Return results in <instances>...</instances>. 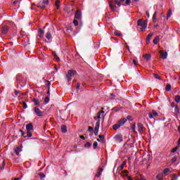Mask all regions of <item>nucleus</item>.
I'll return each instance as SVG.
<instances>
[{
	"mask_svg": "<svg viewBox=\"0 0 180 180\" xmlns=\"http://www.w3.org/2000/svg\"><path fill=\"white\" fill-rule=\"evenodd\" d=\"M26 130H27V137H32L33 136L32 131H33V124L29 123L26 125Z\"/></svg>",
	"mask_w": 180,
	"mask_h": 180,
	"instance_id": "1",
	"label": "nucleus"
},
{
	"mask_svg": "<svg viewBox=\"0 0 180 180\" xmlns=\"http://www.w3.org/2000/svg\"><path fill=\"white\" fill-rule=\"evenodd\" d=\"M138 26H140L141 27V32H144V30L147 29V22L146 20L139 19L138 20Z\"/></svg>",
	"mask_w": 180,
	"mask_h": 180,
	"instance_id": "2",
	"label": "nucleus"
},
{
	"mask_svg": "<svg viewBox=\"0 0 180 180\" xmlns=\"http://www.w3.org/2000/svg\"><path fill=\"white\" fill-rule=\"evenodd\" d=\"M46 5H49V0L40 1L38 3L37 6L38 8H41V9H44L46 8Z\"/></svg>",
	"mask_w": 180,
	"mask_h": 180,
	"instance_id": "3",
	"label": "nucleus"
},
{
	"mask_svg": "<svg viewBox=\"0 0 180 180\" xmlns=\"http://www.w3.org/2000/svg\"><path fill=\"white\" fill-rule=\"evenodd\" d=\"M108 4H109V6H110L111 11L115 12L116 11V9L117 8V7L116 6V3L114 2L113 0H111V1H108Z\"/></svg>",
	"mask_w": 180,
	"mask_h": 180,
	"instance_id": "4",
	"label": "nucleus"
},
{
	"mask_svg": "<svg viewBox=\"0 0 180 180\" xmlns=\"http://www.w3.org/2000/svg\"><path fill=\"white\" fill-rule=\"evenodd\" d=\"M33 110L37 116H39V117L43 116V111L40 110L39 107H34Z\"/></svg>",
	"mask_w": 180,
	"mask_h": 180,
	"instance_id": "5",
	"label": "nucleus"
},
{
	"mask_svg": "<svg viewBox=\"0 0 180 180\" xmlns=\"http://www.w3.org/2000/svg\"><path fill=\"white\" fill-rule=\"evenodd\" d=\"M1 34H8V32H9V27H8V25L1 27Z\"/></svg>",
	"mask_w": 180,
	"mask_h": 180,
	"instance_id": "6",
	"label": "nucleus"
},
{
	"mask_svg": "<svg viewBox=\"0 0 180 180\" xmlns=\"http://www.w3.org/2000/svg\"><path fill=\"white\" fill-rule=\"evenodd\" d=\"M149 116V119H154V117H157V116H158V112H157V111L153 110L152 112H150L148 114Z\"/></svg>",
	"mask_w": 180,
	"mask_h": 180,
	"instance_id": "7",
	"label": "nucleus"
},
{
	"mask_svg": "<svg viewBox=\"0 0 180 180\" xmlns=\"http://www.w3.org/2000/svg\"><path fill=\"white\" fill-rule=\"evenodd\" d=\"M138 131L140 133V134H143V132L144 131V126L141 123L138 124Z\"/></svg>",
	"mask_w": 180,
	"mask_h": 180,
	"instance_id": "8",
	"label": "nucleus"
},
{
	"mask_svg": "<svg viewBox=\"0 0 180 180\" xmlns=\"http://www.w3.org/2000/svg\"><path fill=\"white\" fill-rule=\"evenodd\" d=\"M159 53L160 54V58H162L163 60H165L167 58L168 56L167 52H164L163 51H160Z\"/></svg>",
	"mask_w": 180,
	"mask_h": 180,
	"instance_id": "9",
	"label": "nucleus"
},
{
	"mask_svg": "<svg viewBox=\"0 0 180 180\" xmlns=\"http://www.w3.org/2000/svg\"><path fill=\"white\" fill-rule=\"evenodd\" d=\"M22 146H18V147H15L14 148V153H15L16 155H19V153H21L22 151Z\"/></svg>",
	"mask_w": 180,
	"mask_h": 180,
	"instance_id": "10",
	"label": "nucleus"
},
{
	"mask_svg": "<svg viewBox=\"0 0 180 180\" xmlns=\"http://www.w3.org/2000/svg\"><path fill=\"white\" fill-rule=\"evenodd\" d=\"M38 36L40 39H43V37H44V30L39 29L38 30Z\"/></svg>",
	"mask_w": 180,
	"mask_h": 180,
	"instance_id": "11",
	"label": "nucleus"
},
{
	"mask_svg": "<svg viewBox=\"0 0 180 180\" xmlns=\"http://www.w3.org/2000/svg\"><path fill=\"white\" fill-rule=\"evenodd\" d=\"M153 36H154V33L151 32L148 34L147 38H146V43L148 44L150 43V40H151Z\"/></svg>",
	"mask_w": 180,
	"mask_h": 180,
	"instance_id": "12",
	"label": "nucleus"
},
{
	"mask_svg": "<svg viewBox=\"0 0 180 180\" xmlns=\"http://www.w3.org/2000/svg\"><path fill=\"white\" fill-rule=\"evenodd\" d=\"M102 172H103V168L101 167L98 169L97 174H96V178H99L101 175H102Z\"/></svg>",
	"mask_w": 180,
	"mask_h": 180,
	"instance_id": "13",
	"label": "nucleus"
},
{
	"mask_svg": "<svg viewBox=\"0 0 180 180\" xmlns=\"http://www.w3.org/2000/svg\"><path fill=\"white\" fill-rule=\"evenodd\" d=\"M16 81H18V82H22V81H23V77L21 74L17 75Z\"/></svg>",
	"mask_w": 180,
	"mask_h": 180,
	"instance_id": "14",
	"label": "nucleus"
},
{
	"mask_svg": "<svg viewBox=\"0 0 180 180\" xmlns=\"http://www.w3.org/2000/svg\"><path fill=\"white\" fill-rule=\"evenodd\" d=\"M126 122H127V119L126 118H122L120 120V121L118 122L120 126H123V124H124V123H126Z\"/></svg>",
	"mask_w": 180,
	"mask_h": 180,
	"instance_id": "15",
	"label": "nucleus"
},
{
	"mask_svg": "<svg viewBox=\"0 0 180 180\" xmlns=\"http://www.w3.org/2000/svg\"><path fill=\"white\" fill-rule=\"evenodd\" d=\"M32 102H34V106H39L40 105V101L37 98H34Z\"/></svg>",
	"mask_w": 180,
	"mask_h": 180,
	"instance_id": "16",
	"label": "nucleus"
},
{
	"mask_svg": "<svg viewBox=\"0 0 180 180\" xmlns=\"http://www.w3.org/2000/svg\"><path fill=\"white\" fill-rule=\"evenodd\" d=\"M77 74V71L75 70H69L68 71V76L69 77H74Z\"/></svg>",
	"mask_w": 180,
	"mask_h": 180,
	"instance_id": "17",
	"label": "nucleus"
},
{
	"mask_svg": "<svg viewBox=\"0 0 180 180\" xmlns=\"http://www.w3.org/2000/svg\"><path fill=\"white\" fill-rule=\"evenodd\" d=\"M143 58H145V60L146 61H150V60H151V55L146 53V54L143 55Z\"/></svg>",
	"mask_w": 180,
	"mask_h": 180,
	"instance_id": "18",
	"label": "nucleus"
},
{
	"mask_svg": "<svg viewBox=\"0 0 180 180\" xmlns=\"http://www.w3.org/2000/svg\"><path fill=\"white\" fill-rule=\"evenodd\" d=\"M99 126H101V120H98L96 123L94 130H98L99 131Z\"/></svg>",
	"mask_w": 180,
	"mask_h": 180,
	"instance_id": "19",
	"label": "nucleus"
},
{
	"mask_svg": "<svg viewBox=\"0 0 180 180\" xmlns=\"http://www.w3.org/2000/svg\"><path fill=\"white\" fill-rule=\"evenodd\" d=\"M75 19H81L82 15H81V12L77 11L75 15Z\"/></svg>",
	"mask_w": 180,
	"mask_h": 180,
	"instance_id": "20",
	"label": "nucleus"
},
{
	"mask_svg": "<svg viewBox=\"0 0 180 180\" xmlns=\"http://www.w3.org/2000/svg\"><path fill=\"white\" fill-rule=\"evenodd\" d=\"M101 113H105L104 111H100L98 113V115L96 117H94V120H98L99 119H101Z\"/></svg>",
	"mask_w": 180,
	"mask_h": 180,
	"instance_id": "21",
	"label": "nucleus"
},
{
	"mask_svg": "<svg viewBox=\"0 0 180 180\" xmlns=\"http://www.w3.org/2000/svg\"><path fill=\"white\" fill-rule=\"evenodd\" d=\"M157 179H158V180L164 179V174H162V173L158 174L157 176Z\"/></svg>",
	"mask_w": 180,
	"mask_h": 180,
	"instance_id": "22",
	"label": "nucleus"
},
{
	"mask_svg": "<svg viewBox=\"0 0 180 180\" xmlns=\"http://www.w3.org/2000/svg\"><path fill=\"white\" fill-rule=\"evenodd\" d=\"M46 37L48 40H51V32L50 31H48L46 35Z\"/></svg>",
	"mask_w": 180,
	"mask_h": 180,
	"instance_id": "23",
	"label": "nucleus"
},
{
	"mask_svg": "<svg viewBox=\"0 0 180 180\" xmlns=\"http://www.w3.org/2000/svg\"><path fill=\"white\" fill-rule=\"evenodd\" d=\"M171 15H172V10L171 8L169 9L167 11V20L171 18Z\"/></svg>",
	"mask_w": 180,
	"mask_h": 180,
	"instance_id": "24",
	"label": "nucleus"
},
{
	"mask_svg": "<svg viewBox=\"0 0 180 180\" xmlns=\"http://www.w3.org/2000/svg\"><path fill=\"white\" fill-rule=\"evenodd\" d=\"M153 23L157 22V11H155L153 15Z\"/></svg>",
	"mask_w": 180,
	"mask_h": 180,
	"instance_id": "25",
	"label": "nucleus"
},
{
	"mask_svg": "<svg viewBox=\"0 0 180 180\" xmlns=\"http://www.w3.org/2000/svg\"><path fill=\"white\" fill-rule=\"evenodd\" d=\"M158 41H160V37L157 36L154 39H153V44H158Z\"/></svg>",
	"mask_w": 180,
	"mask_h": 180,
	"instance_id": "26",
	"label": "nucleus"
},
{
	"mask_svg": "<svg viewBox=\"0 0 180 180\" xmlns=\"http://www.w3.org/2000/svg\"><path fill=\"white\" fill-rule=\"evenodd\" d=\"M174 101H175V102H176V103H179V102H180V96L179 95L175 96Z\"/></svg>",
	"mask_w": 180,
	"mask_h": 180,
	"instance_id": "27",
	"label": "nucleus"
},
{
	"mask_svg": "<svg viewBox=\"0 0 180 180\" xmlns=\"http://www.w3.org/2000/svg\"><path fill=\"white\" fill-rule=\"evenodd\" d=\"M62 133H67V127L65 125H63L61 127Z\"/></svg>",
	"mask_w": 180,
	"mask_h": 180,
	"instance_id": "28",
	"label": "nucleus"
},
{
	"mask_svg": "<svg viewBox=\"0 0 180 180\" xmlns=\"http://www.w3.org/2000/svg\"><path fill=\"white\" fill-rule=\"evenodd\" d=\"M121 127V125L119 124V122L117 124H115L112 126V129L114 130H117Z\"/></svg>",
	"mask_w": 180,
	"mask_h": 180,
	"instance_id": "29",
	"label": "nucleus"
},
{
	"mask_svg": "<svg viewBox=\"0 0 180 180\" xmlns=\"http://www.w3.org/2000/svg\"><path fill=\"white\" fill-rule=\"evenodd\" d=\"M176 160H178V156L175 155L174 158H172L171 160V162L172 164H174V162H176Z\"/></svg>",
	"mask_w": 180,
	"mask_h": 180,
	"instance_id": "30",
	"label": "nucleus"
},
{
	"mask_svg": "<svg viewBox=\"0 0 180 180\" xmlns=\"http://www.w3.org/2000/svg\"><path fill=\"white\" fill-rule=\"evenodd\" d=\"M55 60H57V61H60V58H58V56H57V54L56 53V52H53L52 53Z\"/></svg>",
	"mask_w": 180,
	"mask_h": 180,
	"instance_id": "31",
	"label": "nucleus"
},
{
	"mask_svg": "<svg viewBox=\"0 0 180 180\" xmlns=\"http://www.w3.org/2000/svg\"><path fill=\"white\" fill-rule=\"evenodd\" d=\"M55 6H56L57 9H60V1H59V0L56 1Z\"/></svg>",
	"mask_w": 180,
	"mask_h": 180,
	"instance_id": "32",
	"label": "nucleus"
},
{
	"mask_svg": "<svg viewBox=\"0 0 180 180\" xmlns=\"http://www.w3.org/2000/svg\"><path fill=\"white\" fill-rule=\"evenodd\" d=\"M174 113L178 114L179 113V108H178V105H176V106L174 107Z\"/></svg>",
	"mask_w": 180,
	"mask_h": 180,
	"instance_id": "33",
	"label": "nucleus"
},
{
	"mask_svg": "<svg viewBox=\"0 0 180 180\" xmlns=\"http://www.w3.org/2000/svg\"><path fill=\"white\" fill-rule=\"evenodd\" d=\"M168 172H169V168H165L164 170H163V174L164 175L167 176V174H168Z\"/></svg>",
	"mask_w": 180,
	"mask_h": 180,
	"instance_id": "34",
	"label": "nucleus"
},
{
	"mask_svg": "<svg viewBox=\"0 0 180 180\" xmlns=\"http://www.w3.org/2000/svg\"><path fill=\"white\" fill-rule=\"evenodd\" d=\"M39 175L41 179L46 178V174L44 173L40 172V173H39Z\"/></svg>",
	"mask_w": 180,
	"mask_h": 180,
	"instance_id": "35",
	"label": "nucleus"
},
{
	"mask_svg": "<svg viewBox=\"0 0 180 180\" xmlns=\"http://www.w3.org/2000/svg\"><path fill=\"white\" fill-rule=\"evenodd\" d=\"M113 1L115 3V5H117L118 6H122V4H120V0H115Z\"/></svg>",
	"mask_w": 180,
	"mask_h": 180,
	"instance_id": "36",
	"label": "nucleus"
},
{
	"mask_svg": "<svg viewBox=\"0 0 180 180\" xmlns=\"http://www.w3.org/2000/svg\"><path fill=\"white\" fill-rule=\"evenodd\" d=\"M166 91L167 92H169V91H171V84H167L166 86Z\"/></svg>",
	"mask_w": 180,
	"mask_h": 180,
	"instance_id": "37",
	"label": "nucleus"
},
{
	"mask_svg": "<svg viewBox=\"0 0 180 180\" xmlns=\"http://www.w3.org/2000/svg\"><path fill=\"white\" fill-rule=\"evenodd\" d=\"M153 75L155 77V78H156V79H161V77H160L158 74L153 73Z\"/></svg>",
	"mask_w": 180,
	"mask_h": 180,
	"instance_id": "38",
	"label": "nucleus"
},
{
	"mask_svg": "<svg viewBox=\"0 0 180 180\" xmlns=\"http://www.w3.org/2000/svg\"><path fill=\"white\" fill-rule=\"evenodd\" d=\"M91 143L87 142V143H85L84 147L86 148H89V147H91Z\"/></svg>",
	"mask_w": 180,
	"mask_h": 180,
	"instance_id": "39",
	"label": "nucleus"
},
{
	"mask_svg": "<svg viewBox=\"0 0 180 180\" xmlns=\"http://www.w3.org/2000/svg\"><path fill=\"white\" fill-rule=\"evenodd\" d=\"M98 147V142H94L93 144V148L94 150H96V148Z\"/></svg>",
	"mask_w": 180,
	"mask_h": 180,
	"instance_id": "40",
	"label": "nucleus"
},
{
	"mask_svg": "<svg viewBox=\"0 0 180 180\" xmlns=\"http://www.w3.org/2000/svg\"><path fill=\"white\" fill-rule=\"evenodd\" d=\"M22 108L24 109H27V104L25 101L22 102Z\"/></svg>",
	"mask_w": 180,
	"mask_h": 180,
	"instance_id": "41",
	"label": "nucleus"
},
{
	"mask_svg": "<svg viewBox=\"0 0 180 180\" xmlns=\"http://www.w3.org/2000/svg\"><path fill=\"white\" fill-rule=\"evenodd\" d=\"M122 175H124V176H129V174H127V170H124L122 172Z\"/></svg>",
	"mask_w": 180,
	"mask_h": 180,
	"instance_id": "42",
	"label": "nucleus"
},
{
	"mask_svg": "<svg viewBox=\"0 0 180 180\" xmlns=\"http://www.w3.org/2000/svg\"><path fill=\"white\" fill-rule=\"evenodd\" d=\"M88 131H90V133H94V128L92 127H89Z\"/></svg>",
	"mask_w": 180,
	"mask_h": 180,
	"instance_id": "43",
	"label": "nucleus"
},
{
	"mask_svg": "<svg viewBox=\"0 0 180 180\" xmlns=\"http://www.w3.org/2000/svg\"><path fill=\"white\" fill-rule=\"evenodd\" d=\"M50 102V98L49 96L45 97V103H49Z\"/></svg>",
	"mask_w": 180,
	"mask_h": 180,
	"instance_id": "44",
	"label": "nucleus"
},
{
	"mask_svg": "<svg viewBox=\"0 0 180 180\" xmlns=\"http://www.w3.org/2000/svg\"><path fill=\"white\" fill-rule=\"evenodd\" d=\"M114 34H115V36H122V34L119 32V31H115Z\"/></svg>",
	"mask_w": 180,
	"mask_h": 180,
	"instance_id": "45",
	"label": "nucleus"
},
{
	"mask_svg": "<svg viewBox=\"0 0 180 180\" xmlns=\"http://www.w3.org/2000/svg\"><path fill=\"white\" fill-rule=\"evenodd\" d=\"M131 129H132L133 131H136V124H133L131 125Z\"/></svg>",
	"mask_w": 180,
	"mask_h": 180,
	"instance_id": "46",
	"label": "nucleus"
},
{
	"mask_svg": "<svg viewBox=\"0 0 180 180\" xmlns=\"http://www.w3.org/2000/svg\"><path fill=\"white\" fill-rule=\"evenodd\" d=\"M98 137L101 140V141H103V140L105 139V136L103 135H99Z\"/></svg>",
	"mask_w": 180,
	"mask_h": 180,
	"instance_id": "47",
	"label": "nucleus"
},
{
	"mask_svg": "<svg viewBox=\"0 0 180 180\" xmlns=\"http://www.w3.org/2000/svg\"><path fill=\"white\" fill-rule=\"evenodd\" d=\"M176 150H178V146H176L175 148H174L172 150L171 153H176Z\"/></svg>",
	"mask_w": 180,
	"mask_h": 180,
	"instance_id": "48",
	"label": "nucleus"
},
{
	"mask_svg": "<svg viewBox=\"0 0 180 180\" xmlns=\"http://www.w3.org/2000/svg\"><path fill=\"white\" fill-rule=\"evenodd\" d=\"M123 168H124V164L121 165L120 167L118 168V169L120 171H122L123 169Z\"/></svg>",
	"mask_w": 180,
	"mask_h": 180,
	"instance_id": "49",
	"label": "nucleus"
},
{
	"mask_svg": "<svg viewBox=\"0 0 180 180\" xmlns=\"http://www.w3.org/2000/svg\"><path fill=\"white\" fill-rule=\"evenodd\" d=\"M73 25H75V26H78V20H73Z\"/></svg>",
	"mask_w": 180,
	"mask_h": 180,
	"instance_id": "50",
	"label": "nucleus"
},
{
	"mask_svg": "<svg viewBox=\"0 0 180 180\" xmlns=\"http://www.w3.org/2000/svg\"><path fill=\"white\" fill-rule=\"evenodd\" d=\"M131 2V1L130 0H126L125 4L126 5H130Z\"/></svg>",
	"mask_w": 180,
	"mask_h": 180,
	"instance_id": "51",
	"label": "nucleus"
},
{
	"mask_svg": "<svg viewBox=\"0 0 180 180\" xmlns=\"http://www.w3.org/2000/svg\"><path fill=\"white\" fill-rule=\"evenodd\" d=\"M0 168L1 169H4V168H5V161L3 162V164Z\"/></svg>",
	"mask_w": 180,
	"mask_h": 180,
	"instance_id": "52",
	"label": "nucleus"
},
{
	"mask_svg": "<svg viewBox=\"0 0 180 180\" xmlns=\"http://www.w3.org/2000/svg\"><path fill=\"white\" fill-rule=\"evenodd\" d=\"M94 133L95 136H98V133H99V131L94 129Z\"/></svg>",
	"mask_w": 180,
	"mask_h": 180,
	"instance_id": "53",
	"label": "nucleus"
},
{
	"mask_svg": "<svg viewBox=\"0 0 180 180\" xmlns=\"http://www.w3.org/2000/svg\"><path fill=\"white\" fill-rule=\"evenodd\" d=\"M80 87H81V84L77 83L76 86L77 89H79Z\"/></svg>",
	"mask_w": 180,
	"mask_h": 180,
	"instance_id": "54",
	"label": "nucleus"
},
{
	"mask_svg": "<svg viewBox=\"0 0 180 180\" xmlns=\"http://www.w3.org/2000/svg\"><path fill=\"white\" fill-rule=\"evenodd\" d=\"M19 131L21 133V136H25V132L22 129H20Z\"/></svg>",
	"mask_w": 180,
	"mask_h": 180,
	"instance_id": "55",
	"label": "nucleus"
},
{
	"mask_svg": "<svg viewBox=\"0 0 180 180\" xmlns=\"http://www.w3.org/2000/svg\"><path fill=\"white\" fill-rule=\"evenodd\" d=\"M127 120H133L132 119H131V116H130V115H129V116H127Z\"/></svg>",
	"mask_w": 180,
	"mask_h": 180,
	"instance_id": "56",
	"label": "nucleus"
},
{
	"mask_svg": "<svg viewBox=\"0 0 180 180\" xmlns=\"http://www.w3.org/2000/svg\"><path fill=\"white\" fill-rule=\"evenodd\" d=\"M175 106H176V105H175V103H171V107H172V108H175Z\"/></svg>",
	"mask_w": 180,
	"mask_h": 180,
	"instance_id": "57",
	"label": "nucleus"
},
{
	"mask_svg": "<svg viewBox=\"0 0 180 180\" xmlns=\"http://www.w3.org/2000/svg\"><path fill=\"white\" fill-rule=\"evenodd\" d=\"M133 63H134V65H137V61L136 60H134Z\"/></svg>",
	"mask_w": 180,
	"mask_h": 180,
	"instance_id": "58",
	"label": "nucleus"
},
{
	"mask_svg": "<svg viewBox=\"0 0 180 180\" xmlns=\"http://www.w3.org/2000/svg\"><path fill=\"white\" fill-rule=\"evenodd\" d=\"M19 1H13V5H16V4H18Z\"/></svg>",
	"mask_w": 180,
	"mask_h": 180,
	"instance_id": "59",
	"label": "nucleus"
},
{
	"mask_svg": "<svg viewBox=\"0 0 180 180\" xmlns=\"http://www.w3.org/2000/svg\"><path fill=\"white\" fill-rule=\"evenodd\" d=\"M80 139H82V140H85V136H80Z\"/></svg>",
	"mask_w": 180,
	"mask_h": 180,
	"instance_id": "60",
	"label": "nucleus"
},
{
	"mask_svg": "<svg viewBox=\"0 0 180 180\" xmlns=\"http://www.w3.org/2000/svg\"><path fill=\"white\" fill-rule=\"evenodd\" d=\"M15 95L18 96V94H19V92L18 91H15Z\"/></svg>",
	"mask_w": 180,
	"mask_h": 180,
	"instance_id": "61",
	"label": "nucleus"
},
{
	"mask_svg": "<svg viewBox=\"0 0 180 180\" xmlns=\"http://www.w3.org/2000/svg\"><path fill=\"white\" fill-rule=\"evenodd\" d=\"M128 180H133V179H131V176H128Z\"/></svg>",
	"mask_w": 180,
	"mask_h": 180,
	"instance_id": "62",
	"label": "nucleus"
},
{
	"mask_svg": "<svg viewBox=\"0 0 180 180\" xmlns=\"http://www.w3.org/2000/svg\"><path fill=\"white\" fill-rule=\"evenodd\" d=\"M178 146H180V138L179 139V141H178Z\"/></svg>",
	"mask_w": 180,
	"mask_h": 180,
	"instance_id": "63",
	"label": "nucleus"
},
{
	"mask_svg": "<svg viewBox=\"0 0 180 180\" xmlns=\"http://www.w3.org/2000/svg\"><path fill=\"white\" fill-rule=\"evenodd\" d=\"M14 180H20V178H15Z\"/></svg>",
	"mask_w": 180,
	"mask_h": 180,
	"instance_id": "64",
	"label": "nucleus"
}]
</instances>
